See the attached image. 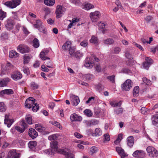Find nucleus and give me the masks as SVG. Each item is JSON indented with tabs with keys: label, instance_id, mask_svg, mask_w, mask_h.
Wrapping results in <instances>:
<instances>
[{
	"label": "nucleus",
	"instance_id": "obj_1",
	"mask_svg": "<svg viewBox=\"0 0 158 158\" xmlns=\"http://www.w3.org/2000/svg\"><path fill=\"white\" fill-rule=\"evenodd\" d=\"M20 3L21 0H12L6 2L4 4L11 8H14L19 5Z\"/></svg>",
	"mask_w": 158,
	"mask_h": 158
},
{
	"label": "nucleus",
	"instance_id": "obj_2",
	"mask_svg": "<svg viewBox=\"0 0 158 158\" xmlns=\"http://www.w3.org/2000/svg\"><path fill=\"white\" fill-rule=\"evenodd\" d=\"M146 150L148 155L151 157L154 158L158 157V151L154 148L148 146L146 148Z\"/></svg>",
	"mask_w": 158,
	"mask_h": 158
},
{
	"label": "nucleus",
	"instance_id": "obj_3",
	"mask_svg": "<svg viewBox=\"0 0 158 158\" xmlns=\"http://www.w3.org/2000/svg\"><path fill=\"white\" fill-rule=\"evenodd\" d=\"M75 49H71L69 51V54L75 58L77 60H79L83 56V54L79 51L75 52Z\"/></svg>",
	"mask_w": 158,
	"mask_h": 158
},
{
	"label": "nucleus",
	"instance_id": "obj_4",
	"mask_svg": "<svg viewBox=\"0 0 158 158\" xmlns=\"http://www.w3.org/2000/svg\"><path fill=\"white\" fill-rule=\"evenodd\" d=\"M132 82L130 80H127L122 85L121 87L123 90L129 91L132 86Z\"/></svg>",
	"mask_w": 158,
	"mask_h": 158
},
{
	"label": "nucleus",
	"instance_id": "obj_5",
	"mask_svg": "<svg viewBox=\"0 0 158 158\" xmlns=\"http://www.w3.org/2000/svg\"><path fill=\"white\" fill-rule=\"evenodd\" d=\"M17 48L18 51L22 54L27 53L30 52V48L27 45L24 44L19 45Z\"/></svg>",
	"mask_w": 158,
	"mask_h": 158
},
{
	"label": "nucleus",
	"instance_id": "obj_6",
	"mask_svg": "<svg viewBox=\"0 0 158 158\" xmlns=\"http://www.w3.org/2000/svg\"><path fill=\"white\" fill-rule=\"evenodd\" d=\"M100 16V12L97 11H96L94 12L91 13L90 14V17L92 21L93 22H97Z\"/></svg>",
	"mask_w": 158,
	"mask_h": 158
},
{
	"label": "nucleus",
	"instance_id": "obj_7",
	"mask_svg": "<svg viewBox=\"0 0 158 158\" xmlns=\"http://www.w3.org/2000/svg\"><path fill=\"white\" fill-rule=\"evenodd\" d=\"M20 125L22 128L18 126H16L15 128L16 130L22 133L24 131L25 129L27 127V125L25 123V121L24 120H22L21 122Z\"/></svg>",
	"mask_w": 158,
	"mask_h": 158
},
{
	"label": "nucleus",
	"instance_id": "obj_8",
	"mask_svg": "<svg viewBox=\"0 0 158 158\" xmlns=\"http://www.w3.org/2000/svg\"><path fill=\"white\" fill-rule=\"evenodd\" d=\"M35 99L33 98L30 97L28 98L26 100L25 106L28 108L31 107L35 103Z\"/></svg>",
	"mask_w": 158,
	"mask_h": 158
},
{
	"label": "nucleus",
	"instance_id": "obj_9",
	"mask_svg": "<svg viewBox=\"0 0 158 158\" xmlns=\"http://www.w3.org/2000/svg\"><path fill=\"white\" fill-rule=\"evenodd\" d=\"M70 100L73 105L76 106L79 103L80 101L79 97L73 94L70 95Z\"/></svg>",
	"mask_w": 158,
	"mask_h": 158
},
{
	"label": "nucleus",
	"instance_id": "obj_10",
	"mask_svg": "<svg viewBox=\"0 0 158 158\" xmlns=\"http://www.w3.org/2000/svg\"><path fill=\"white\" fill-rule=\"evenodd\" d=\"M20 155V153H17L16 150H10L8 153V157L9 158H19Z\"/></svg>",
	"mask_w": 158,
	"mask_h": 158
},
{
	"label": "nucleus",
	"instance_id": "obj_11",
	"mask_svg": "<svg viewBox=\"0 0 158 158\" xmlns=\"http://www.w3.org/2000/svg\"><path fill=\"white\" fill-rule=\"evenodd\" d=\"M5 25L7 30L10 31L13 28L14 23L12 19H8L6 21Z\"/></svg>",
	"mask_w": 158,
	"mask_h": 158
},
{
	"label": "nucleus",
	"instance_id": "obj_12",
	"mask_svg": "<svg viewBox=\"0 0 158 158\" xmlns=\"http://www.w3.org/2000/svg\"><path fill=\"white\" fill-rule=\"evenodd\" d=\"M64 11L62 7L60 5H58L56 7V13L57 18H60L62 16V14Z\"/></svg>",
	"mask_w": 158,
	"mask_h": 158
},
{
	"label": "nucleus",
	"instance_id": "obj_13",
	"mask_svg": "<svg viewBox=\"0 0 158 158\" xmlns=\"http://www.w3.org/2000/svg\"><path fill=\"white\" fill-rule=\"evenodd\" d=\"M49 51L48 50H44L40 53V57L43 60L50 59V58L47 56L48 55Z\"/></svg>",
	"mask_w": 158,
	"mask_h": 158
},
{
	"label": "nucleus",
	"instance_id": "obj_14",
	"mask_svg": "<svg viewBox=\"0 0 158 158\" xmlns=\"http://www.w3.org/2000/svg\"><path fill=\"white\" fill-rule=\"evenodd\" d=\"M145 155L143 152L141 150H137L133 154V156L138 158H143Z\"/></svg>",
	"mask_w": 158,
	"mask_h": 158
},
{
	"label": "nucleus",
	"instance_id": "obj_15",
	"mask_svg": "<svg viewBox=\"0 0 158 158\" xmlns=\"http://www.w3.org/2000/svg\"><path fill=\"white\" fill-rule=\"evenodd\" d=\"M71 43L69 41H67L63 45L62 49L64 51L69 50V52L71 49H74L73 48L71 47Z\"/></svg>",
	"mask_w": 158,
	"mask_h": 158
},
{
	"label": "nucleus",
	"instance_id": "obj_16",
	"mask_svg": "<svg viewBox=\"0 0 158 158\" xmlns=\"http://www.w3.org/2000/svg\"><path fill=\"white\" fill-rule=\"evenodd\" d=\"M28 134L29 136L33 139L35 138L38 135L37 132L34 129L32 128L29 129Z\"/></svg>",
	"mask_w": 158,
	"mask_h": 158
},
{
	"label": "nucleus",
	"instance_id": "obj_17",
	"mask_svg": "<svg viewBox=\"0 0 158 158\" xmlns=\"http://www.w3.org/2000/svg\"><path fill=\"white\" fill-rule=\"evenodd\" d=\"M70 118L72 122L81 121L82 119V118L81 117L78 116L75 113L71 115Z\"/></svg>",
	"mask_w": 158,
	"mask_h": 158
},
{
	"label": "nucleus",
	"instance_id": "obj_18",
	"mask_svg": "<svg viewBox=\"0 0 158 158\" xmlns=\"http://www.w3.org/2000/svg\"><path fill=\"white\" fill-rule=\"evenodd\" d=\"M10 81V79L8 77L0 80V87H3L6 86Z\"/></svg>",
	"mask_w": 158,
	"mask_h": 158
},
{
	"label": "nucleus",
	"instance_id": "obj_19",
	"mask_svg": "<svg viewBox=\"0 0 158 158\" xmlns=\"http://www.w3.org/2000/svg\"><path fill=\"white\" fill-rule=\"evenodd\" d=\"M116 150L117 152L120 156L122 158H124L126 156L124 150L121 148L118 147H117L116 148Z\"/></svg>",
	"mask_w": 158,
	"mask_h": 158
},
{
	"label": "nucleus",
	"instance_id": "obj_20",
	"mask_svg": "<svg viewBox=\"0 0 158 158\" xmlns=\"http://www.w3.org/2000/svg\"><path fill=\"white\" fill-rule=\"evenodd\" d=\"M151 119L152 124L158 126V114L152 115Z\"/></svg>",
	"mask_w": 158,
	"mask_h": 158
},
{
	"label": "nucleus",
	"instance_id": "obj_21",
	"mask_svg": "<svg viewBox=\"0 0 158 158\" xmlns=\"http://www.w3.org/2000/svg\"><path fill=\"white\" fill-rule=\"evenodd\" d=\"M22 77V74L19 72H15L11 75L12 78L15 81L21 79Z\"/></svg>",
	"mask_w": 158,
	"mask_h": 158
},
{
	"label": "nucleus",
	"instance_id": "obj_22",
	"mask_svg": "<svg viewBox=\"0 0 158 158\" xmlns=\"http://www.w3.org/2000/svg\"><path fill=\"white\" fill-rule=\"evenodd\" d=\"M134 138L132 136L128 137L127 139V144L130 147H131L134 144Z\"/></svg>",
	"mask_w": 158,
	"mask_h": 158
},
{
	"label": "nucleus",
	"instance_id": "obj_23",
	"mask_svg": "<svg viewBox=\"0 0 158 158\" xmlns=\"http://www.w3.org/2000/svg\"><path fill=\"white\" fill-rule=\"evenodd\" d=\"M50 147L53 150V152L57 151L58 148V143L56 141H52L50 143Z\"/></svg>",
	"mask_w": 158,
	"mask_h": 158
},
{
	"label": "nucleus",
	"instance_id": "obj_24",
	"mask_svg": "<svg viewBox=\"0 0 158 158\" xmlns=\"http://www.w3.org/2000/svg\"><path fill=\"white\" fill-rule=\"evenodd\" d=\"M14 93L13 90L11 89H5L2 90L0 92V94L3 95V94H6L7 95H10L13 94Z\"/></svg>",
	"mask_w": 158,
	"mask_h": 158
},
{
	"label": "nucleus",
	"instance_id": "obj_25",
	"mask_svg": "<svg viewBox=\"0 0 158 158\" xmlns=\"http://www.w3.org/2000/svg\"><path fill=\"white\" fill-rule=\"evenodd\" d=\"M35 129L40 132H42L44 131L46 128L45 127L42 126L40 124H36L35 125Z\"/></svg>",
	"mask_w": 158,
	"mask_h": 158
},
{
	"label": "nucleus",
	"instance_id": "obj_26",
	"mask_svg": "<svg viewBox=\"0 0 158 158\" xmlns=\"http://www.w3.org/2000/svg\"><path fill=\"white\" fill-rule=\"evenodd\" d=\"M90 58H87L85 61V66L88 68L90 69L93 67V64L89 61Z\"/></svg>",
	"mask_w": 158,
	"mask_h": 158
},
{
	"label": "nucleus",
	"instance_id": "obj_27",
	"mask_svg": "<svg viewBox=\"0 0 158 158\" xmlns=\"http://www.w3.org/2000/svg\"><path fill=\"white\" fill-rule=\"evenodd\" d=\"M99 121L97 120H92L88 122L87 126L88 127H90L92 126L97 125Z\"/></svg>",
	"mask_w": 158,
	"mask_h": 158
},
{
	"label": "nucleus",
	"instance_id": "obj_28",
	"mask_svg": "<svg viewBox=\"0 0 158 158\" xmlns=\"http://www.w3.org/2000/svg\"><path fill=\"white\" fill-rule=\"evenodd\" d=\"M94 76L91 74H88L83 76V78L85 80H90L94 78Z\"/></svg>",
	"mask_w": 158,
	"mask_h": 158
},
{
	"label": "nucleus",
	"instance_id": "obj_29",
	"mask_svg": "<svg viewBox=\"0 0 158 158\" xmlns=\"http://www.w3.org/2000/svg\"><path fill=\"white\" fill-rule=\"evenodd\" d=\"M139 88L138 86H135L133 92V95L134 97H136L139 96Z\"/></svg>",
	"mask_w": 158,
	"mask_h": 158
},
{
	"label": "nucleus",
	"instance_id": "obj_30",
	"mask_svg": "<svg viewBox=\"0 0 158 158\" xmlns=\"http://www.w3.org/2000/svg\"><path fill=\"white\" fill-rule=\"evenodd\" d=\"M32 117L31 115L29 114L26 115V120L29 124H32Z\"/></svg>",
	"mask_w": 158,
	"mask_h": 158
},
{
	"label": "nucleus",
	"instance_id": "obj_31",
	"mask_svg": "<svg viewBox=\"0 0 158 158\" xmlns=\"http://www.w3.org/2000/svg\"><path fill=\"white\" fill-rule=\"evenodd\" d=\"M19 54L15 51L12 50L9 52V57L11 58L16 57L19 56Z\"/></svg>",
	"mask_w": 158,
	"mask_h": 158
},
{
	"label": "nucleus",
	"instance_id": "obj_32",
	"mask_svg": "<svg viewBox=\"0 0 158 158\" xmlns=\"http://www.w3.org/2000/svg\"><path fill=\"white\" fill-rule=\"evenodd\" d=\"M29 148L31 149H33L37 145V143L36 141H30L28 143Z\"/></svg>",
	"mask_w": 158,
	"mask_h": 158
},
{
	"label": "nucleus",
	"instance_id": "obj_33",
	"mask_svg": "<svg viewBox=\"0 0 158 158\" xmlns=\"http://www.w3.org/2000/svg\"><path fill=\"white\" fill-rule=\"evenodd\" d=\"M55 1V0H45L44 3L46 5L51 6L54 5Z\"/></svg>",
	"mask_w": 158,
	"mask_h": 158
},
{
	"label": "nucleus",
	"instance_id": "obj_34",
	"mask_svg": "<svg viewBox=\"0 0 158 158\" xmlns=\"http://www.w3.org/2000/svg\"><path fill=\"white\" fill-rule=\"evenodd\" d=\"M126 60V64L128 65H132L135 64V61L133 60V57L127 59Z\"/></svg>",
	"mask_w": 158,
	"mask_h": 158
},
{
	"label": "nucleus",
	"instance_id": "obj_35",
	"mask_svg": "<svg viewBox=\"0 0 158 158\" xmlns=\"http://www.w3.org/2000/svg\"><path fill=\"white\" fill-rule=\"evenodd\" d=\"M94 6L89 3H87L84 5L83 8L86 10H88L94 8Z\"/></svg>",
	"mask_w": 158,
	"mask_h": 158
},
{
	"label": "nucleus",
	"instance_id": "obj_36",
	"mask_svg": "<svg viewBox=\"0 0 158 158\" xmlns=\"http://www.w3.org/2000/svg\"><path fill=\"white\" fill-rule=\"evenodd\" d=\"M114 43V40L111 38H108L104 40V43L106 44L111 45Z\"/></svg>",
	"mask_w": 158,
	"mask_h": 158
},
{
	"label": "nucleus",
	"instance_id": "obj_37",
	"mask_svg": "<svg viewBox=\"0 0 158 158\" xmlns=\"http://www.w3.org/2000/svg\"><path fill=\"white\" fill-rule=\"evenodd\" d=\"M84 113L85 115L88 117H91L93 114L91 111L90 110L88 109L85 110L84 111Z\"/></svg>",
	"mask_w": 158,
	"mask_h": 158
},
{
	"label": "nucleus",
	"instance_id": "obj_38",
	"mask_svg": "<svg viewBox=\"0 0 158 158\" xmlns=\"http://www.w3.org/2000/svg\"><path fill=\"white\" fill-rule=\"evenodd\" d=\"M49 123L53 125L56 126L57 127L60 129H61L62 128V127L60 125V123L56 121H50L49 122Z\"/></svg>",
	"mask_w": 158,
	"mask_h": 158
},
{
	"label": "nucleus",
	"instance_id": "obj_39",
	"mask_svg": "<svg viewBox=\"0 0 158 158\" xmlns=\"http://www.w3.org/2000/svg\"><path fill=\"white\" fill-rule=\"evenodd\" d=\"M14 122V120L13 119L4 120V123L5 124L7 125V126L8 127H10Z\"/></svg>",
	"mask_w": 158,
	"mask_h": 158
},
{
	"label": "nucleus",
	"instance_id": "obj_40",
	"mask_svg": "<svg viewBox=\"0 0 158 158\" xmlns=\"http://www.w3.org/2000/svg\"><path fill=\"white\" fill-rule=\"evenodd\" d=\"M115 76L114 75H112V76H108L106 78L109 81L112 83H115Z\"/></svg>",
	"mask_w": 158,
	"mask_h": 158
},
{
	"label": "nucleus",
	"instance_id": "obj_41",
	"mask_svg": "<svg viewBox=\"0 0 158 158\" xmlns=\"http://www.w3.org/2000/svg\"><path fill=\"white\" fill-rule=\"evenodd\" d=\"M6 13L2 10H0V20H2L3 19L6 17Z\"/></svg>",
	"mask_w": 158,
	"mask_h": 158
},
{
	"label": "nucleus",
	"instance_id": "obj_42",
	"mask_svg": "<svg viewBox=\"0 0 158 158\" xmlns=\"http://www.w3.org/2000/svg\"><path fill=\"white\" fill-rule=\"evenodd\" d=\"M39 42L38 40L35 38L33 40V46L35 48H37L39 46Z\"/></svg>",
	"mask_w": 158,
	"mask_h": 158
},
{
	"label": "nucleus",
	"instance_id": "obj_43",
	"mask_svg": "<svg viewBox=\"0 0 158 158\" xmlns=\"http://www.w3.org/2000/svg\"><path fill=\"white\" fill-rule=\"evenodd\" d=\"M110 104L113 107L120 106H121L122 103L121 101H119L118 102H110Z\"/></svg>",
	"mask_w": 158,
	"mask_h": 158
},
{
	"label": "nucleus",
	"instance_id": "obj_44",
	"mask_svg": "<svg viewBox=\"0 0 158 158\" xmlns=\"http://www.w3.org/2000/svg\"><path fill=\"white\" fill-rule=\"evenodd\" d=\"M102 131L100 128H96L95 130V134L96 136H99L102 135Z\"/></svg>",
	"mask_w": 158,
	"mask_h": 158
},
{
	"label": "nucleus",
	"instance_id": "obj_45",
	"mask_svg": "<svg viewBox=\"0 0 158 158\" xmlns=\"http://www.w3.org/2000/svg\"><path fill=\"white\" fill-rule=\"evenodd\" d=\"M104 88V86L101 84L97 85L96 86V89L99 92L102 91Z\"/></svg>",
	"mask_w": 158,
	"mask_h": 158
},
{
	"label": "nucleus",
	"instance_id": "obj_46",
	"mask_svg": "<svg viewBox=\"0 0 158 158\" xmlns=\"http://www.w3.org/2000/svg\"><path fill=\"white\" fill-rule=\"evenodd\" d=\"M5 107L4 103L2 102H0V112H4L6 110Z\"/></svg>",
	"mask_w": 158,
	"mask_h": 158
},
{
	"label": "nucleus",
	"instance_id": "obj_47",
	"mask_svg": "<svg viewBox=\"0 0 158 158\" xmlns=\"http://www.w3.org/2000/svg\"><path fill=\"white\" fill-rule=\"evenodd\" d=\"M125 57L127 59L133 57L131 54L128 50H126L125 54Z\"/></svg>",
	"mask_w": 158,
	"mask_h": 158
},
{
	"label": "nucleus",
	"instance_id": "obj_48",
	"mask_svg": "<svg viewBox=\"0 0 158 158\" xmlns=\"http://www.w3.org/2000/svg\"><path fill=\"white\" fill-rule=\"evenodd\" d=\"M31 88L33 89H36L38 87V85L35 82H32L30 84Z\"/></svg>",
	"mask_w": 158,
	"mask_h": 158
},
{
	"label": "nucleus",
	"instance_id": "obj_49",
	"mask_svg": "<svg viewBox=\"0 0 158 158\" xmlns=\"http://www.w3.org/2000/svg\"><path fill=\"white\" fill-rule=\"evenodd\" d=\"M145 62L150 65L152 64L153 63V60L149 57H146L145 58Z\"/></svg>",
	"mask_w": 158,
	"mask_h": 158
},
{
	"label": "nucleus",
	"instance_id": "obj_50",
	"mask_svg": "<svg viewBox=\"0 0 158 158\" xmlns=\"http://www.w3.org/2000/svg\"><path fill=\"white\" fill-rule=\"evenodd\" d=\"M36 28H38L42 26V23L40 20H36V23L34 25Z\"/></svg>",
	"mask_w": 158,
	"mask_h": 158
},
{
	"label": "nucleus",
	"instance_id": "obj_51",
	"mask_svg": "<svg viewBox=\"0 0 158 158\" xmlns=\"http://www.w3.org/2000/svg\"><path fill=\"white\" fill-rule=\"evenodd\" d=\"M143 81L144 83L147 85H149L151 84V81L146 77H143Z\"/></svg>",
	"mask_w": 158,
	"mask_h": 158
},
{
	"label": "nucleus",
	"instance_id": "obj_52",
	"mask_svg": "<svg viewBox=\"0 0 158 158\" xmlns=\"http://www.w3.org/2000/svg\"><path fill=\"white\" fill-rule=\"evenodd\" d=\"M44 152L47 154L52 155L54 153V152H53V150L51 149L46 150L44 151Z\"/></svg>",
	"mask_w": 158,
	"mask_h": 158
},
{
	"label": "nucleus",
	"instance_id": "obj_53",
	"mask_svg": "<svg viewBox=\"0 0 158 158\" xmlns=\"http://www.w3.org/2000/svg\"><path fill=\"white\" fill-rule=\"evenodd\" d=\"M90 42L92 43L96 44L97 43V39L94 36H92Z\"/></svg>",
	"mask_w": 158,
	"mask_h": 158
},
{
	"label": "nucleus",
	"instance_id": "obj_54",
	"mask_svg": "<svg viewBox=\"0 0 158 158\" xmlns=\"http://www.w3.org/2000/svg\"><path fill=\"white\" fill-rule=\"evenodd\" d=\"M30 57L28 56H25L24 57V64L28 63L30 61Z\"/></svg>",
	"mask_w": 158,
	"mask_h": 158
},
{
	"label": "nucleus",
	"instance_id": "obj_55",
	"mask_svg": "<svg viewBox=\"0 0 158 158\" xmlns=\"http://www.w3.org/2000/svg\"><path fill=\"white\" fill-rule=\"evenodd\" d=\"M121 73H129L131 72V71L127 68H123L121 71Z\"/></svg>",
	"mask_w": 158,
	"mask_h": 158
},
{
	"label": "nucleus",
	"instance_id": "obj_56",
	"mask_svg": "<svg viewBox=\"0 0 158 158\" xmlns=\"http://www.w3.org/2000/svg\"><path fill=\"white\" fill-rule=\"evenodd\" d=\"M32 107H33L32 110L34 111H37L39 108V105L37 104V103L35 104Z\"/></svg>",
	"mask_w": 158,
	"mask_h": 158
},
{
	"label": "nucleus",
	"instance_id": "obj_57",
	"mask_svg": "<svg viewBox=\"0 0 158 158\" xmlns=\"http://www.w3.org/2000/svg\"><path fill=\"white\" fill-rule=\"evenodd\" d=\"M65 155L67 158H73V154L69 152H66Z\"/></svg>",
	"mask_w": 158,
	"mask_h": 158
},
{
	"label": "nucleus",
	"instance_id": "obj_58",
	"mask_svg": "<svg viewBox=\"0 0 158 158\" xmlns=\"http://www.w3.org/2000/svg\"><path fill=\"white\" fill-rule=\"evenodd\" d=\"M13 65L10 63L8 62L6 64V70H9L10 69L12 68Z\"/></svg>",
	"mask_w": 158,
	"mask_h": 158
},
{
	"label": "nucleus",
	"instance_id": "obj_59",
	"mask_svg": "<svg viewBox=\"0 0 158 158\" xmlns=\"http://www.w3.org/2000/svg\"><path fill=\"white\" fill-rule=\"evenodd\" d=\"M56 138V134H53L49 136L48 139L50 140H55Z\"/></svg>",
	"mask_w": 158,
	"mask_h": 158
},
{
	"label": "nucleus",
	"instance_id": "obj_60",
	"mask_svg": "<svg viewBox=\"0 0 158 158\" xmlns=\"http://www.w3.org/2000/svg\"><path fill=\"white\" fill-rule=\"evenodd\" d=\"M121 51V48L119 47H115L114 49V53L115 54H118Z\"/></svg>",
	"mask_w": 158,
	"mask_h": 158
},
{
	"label": "nucleus",
	"instance_id": "obj_61",
	"mask_svg": "<svg viewBox=\"0 0 158 158\" xmlns=\"http://www.w3.org/2000/svg\"><path fill=\"white\" fill-rule=\"evenodd\" d=\"M80 44L82 47H86L88 45L87 41L86 40H84L80 43Z\"/></svg>",
	"mask_w": 158,
	"mask_h": 158
},
{
	"label": "nucleus",
	"instance_id": "obj_62",
	"mask_svg": "<svg viewBox=\"0 0 158 158\" xmlns=\"http://www.w3.org/2000/svg\"><path fill=\"white\" fill-rule=\"evenodd\" d=\"M97 148L95 146L93 147L90 148V150L92 154L95 153L97 150Z\"/></svg>",
	"mask_w": 158,
	"mask_h": 158
},
{
	"label": "nucleus",
	"instance_id": "obj_63",
	"mask_svg": "<svg viewBox=\"0 0 158 158\" xmlns=\"http://www.w3.org/2000/svg\"><path fill=\"white\" fill-rule=\"evenodd\" d=\"M46 65L47 67L48 68H52L53 67V66L52 65L51 61L50 60L46 62Z\"/></svg>",
	"mask_w": 158,
	"mask_h": 158
},
{
	"label": "nucleus",
	"instance_id": "obj_64",
	"mask_svg": "<svg viewBox=\"0 0 158 158\" xmlns=\"http://www.w3.org/2000/svg\"><path fill=\"white\" fill-rule=\"evenodd\" d=\"M105 141H108L110 140V136L108 134H106L104 135Z\"/></svg>",
	"mask_w": 158,
	"mask_h": 158
}]
</instances>
